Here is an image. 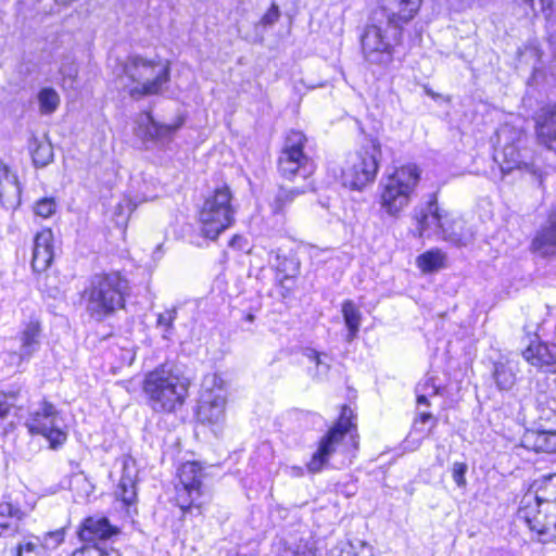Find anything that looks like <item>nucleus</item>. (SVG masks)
<instances>
[{"label":"nucleus","instance_id":"1","mask_svg":"<svg viewBox=\"0 0 556 556\" xmlns=\"http://www.w3.org/2000/svg\"><path fill=\"white\" fill-rule=\"evenodd\" d=\"M422 1L376 0L361 36L362 52L368 63L387 67L393 62L402 29L418 14Z\"/></svg>","mask_w":556,"mask_h":556},{"label":"nucleus","instance_id":"2","mask_svg":"<svg viewBox=\"0 0 556 556\" xmlns=\"http://www.w3.org/2000/svg\"><path fill=\"white\" fill-rule=\"evenodd\" d=\"M170 78V63L160 58L130 54L122 64L119 85L135 100L160 94Z\"/></svg>","mask_w":556,"mask_h":556},{"label":"nucleus","instance_id":"3","mask_svg":"<svg viewBox=\"0 0 556 556\" xmlns=\"http://www.w3.org/2000/svg\"><path fill=\"white\" fill-rule=\"evenodd\" d=\"M189 381L167 365L144 376L142 393L147 405L157 414H172L181 408L188 396Z\"/></svg>","mask_w":556,"mask_h":556},{"label":"nucleus","instance_id":"4","mask_svg":"<svg viewBox=\"0 0 556 556\" xmlns=\"http://www.w3.org/2000/svg\"><path fill=\"white\" fill-rule=\"evenodd\" d=\"M128 289V281L118 273L94 275L85 290L87 313L97 321L113 316L125 307Z\"/></svg>","mask_w":556,"mask_h":556},{"label":"nucleus","instance_id":"5","mask_svg":"<svg viewBox=\"0 0 556 556\" xmlns=\"http://www.w3.org/2000/svg\"><path fill=\"white\" fill-rule=\"evenodd\" d=\"M420 177L421 170L415 164L396 167L381 182V208L389 216H399L408 206Z\"/></svg>","mask_w":556,"mask_h":556},{"label":"nucleus","instance_id":"6","mask_svg":"<svg viewBox=\"0 0 556 556\" xmlns=\"http://www.w3.org/2000/svg\"><path fill=\"white\" fill-rule=\"evenodd\" d=\"M381 144L368 139L357 151L350 153L342 167V182L345 187L362 190L374 182L381 160Z\"/></svg>","mask_w":556,"mask_h":556},{"label":"nucleus","instance_id":"7","mask_svg":"<svg viewBox=\"0 0 556 556\" xmlns=\"http://www.w3.org/2000/svg\"><path fill=\"white\" fill-rule=\"evenodd\" d=\"M231 200V190L226 185L216 188L205 198L199 211V222L204 237L215 240L233 224L235 208Z\"/></svg>","mask_w":556,"mask_h":556},{"label":"nucleus","instance_id":"8","mask_svg":"<svg viewBox=\"0 0 556 556\" xmlns=\"http://www.w3.org/2000/svg\"><path fill=\"white\" fill-rule=\"evenodd\" d=\"M119 529L110 523L103 516L85 518L80 523L77 535L83 543L70 556H121L114 548H108L106 541L119 534Z\"/></svg>","mask_w":556,"mask_h":556},{"label":"nucleus","instance_id":"9","mask_svg":"<svg viewBox=\"0 0 556 556\" xmlns=\"http://www.w3.org/2000/svg\"><path fill=\"white\" fill-rule=\"evenodd\" d=\"M544 513L551 522L556 525V475L535 481L522 496L517 511V518H532L535 528L543 526L538 520V515Z\"/></svg>","mask_w":556,"mask_h":556},{"label":"nucleus","instance_id":"10","mask_svg":"<svg viewBox=\"0 0 556 556\" xmlns=\"http://www.w3.org/2000/svg\"><path fill=\"white\" fill-rule=\"evenodd\" d=\"M305 142L303 132L292 130L288 134L278 157V172L282 178L293 180L300 176L307 179L314 173V162L303 151Z\"/></svg>","mask_w":556,"mask_h":556},{"label":"nucleus","instance_id":"11","mask_svg":"<svg viewBox=\"0 0 556 556\" xmlns=\"http://www.w3.org/2000/svg\"><path fill=\"white\" fill-rule=\"evenodd\" d=\"M354 414L349 406H343L338 421L321 438L317 451L307 463V470L312 473L319 472L328 463L329 457L336 452L337 446L344 435L355 427Z\"/></svg>","mask_w":556,"mask_h":556},{"label":"nucleus","instance_id":"12","mask_svg":"<svg viewBox=\"0 0 556 556\" xmlns=\"http://www.w3.org/2000/svg\"><path fill=\"white\" fill-rule=\"evenodd\" d=\"M498 141L513 139L511 143H507L503 147L501 153L496 156L501 157L500 166L503 174H508L514 169H525L529 173L539 184L543 185V170L534 163H528L522 160L519 143L522 138V134L511 127L504 126L497 131Z\"/></svg>","mask_w":556,"mask_h":556},{"label":"nucleus","instance_id":"13","mask_svg":"<svg viewBox=\"0 0 556 556\" xmlns=\"http://www.w3.org/2000/svg\"><path fill=\"white\" fill-rule=\"evenodd\" d=\"M26 427L31 434H40L48 439L52 447L66 440V432L62 429L63 420L55 406L47 401L30 413Z\"/></svg>","mask_w":556,"mask_h":556},{"label":"nucleus","instance_id":"14","mask_svg":"<svg viewBox=\"0 0 556 556\" xmlns=\"http://www.w3.org/2000/svg\"><path fill=\"white\" fill-rule=\"evenodd\" d=\"M202 468L199 463L188 462L178 470L179 484L177 488V503L182 511L192 507L200 509L204 504L201 498L202 491Z\"/></svg>","mask_w":556,"mask_h":556},{"label":"nucleus","instance_id":"15","mask_svg":"<svg viewBox=\"0 0 556 556\" xmlns=\"http://www.w3.org/2000/svg\"><path fill=\"white\" fill-rule=\"evenodd\" d=\"M539 325H526L523 330L528 338V346L522 351V357L533 367L538 369L555 374L556 372V355L549 348L539 340Z\"/></svg>","mask_w":556,"mask_h":556},{"label":"nucleus","instance_id":"16","mask_svg":"<svg viewBox=\"0 0 556 556\" xmlns=\"http://www.w3.org/2000/svg\"><path fill=\"white\" fill-rule=\"evenodd\" d=\"M414 218L417 222L419 237L428 230H434L435 233L440 231L446 220V214L440 211L435 193L429 194L425 203L414 208Z\"/></svg>","mask_w":556,"mask_h":556},{"label":"nucleus","instance_id":"17","mask_svg":"<svg viewBox=\"0 0 556 556\" xmlns=\"http://www.w3.org/2000/svg\"><path fill=\"white\" fill-rule=\"evenodd\" d=\"M534 122L538 143L556 153V103L541 108Z\"/></svg>","mask_w":556,"mask_h":556},{"label":"nucleus","instance_id":"18","mask_svg":"<svg viewBox=\"0 0 556 556\" xmlns=\"http://www.w3.org/2000/svg\"><path fill=\"white\" fill-rule=\"evenodd\" d=\"M225 395L219 388L216 392L205 390L198 409V419L202 424L218 426L225 416Z\"/></svg>","mask_w":556,"mask_h":556},{"label":"nucleus","instance_id":"19","mask_svg":"<svg viewBox=\"0 0 556 556\" xmlns=\"http://www.w3.org/2000/svg\"><path fill=\"white\" fill-rule=\"evenodd\" d=\"M137 124L138 136H141L146 141L160 144L169 142L175 131L180 127V123L175 125L161 124L148 112L140 114Z\"/></svg>","mask_w":556,"mask_h":556},{"label":"nucleus","instance_id":"20","mask_svg":"<svg viewBox=\"0 0 556 556\" xmlns=\"http://www.w3.org/2000/svg\"><path fill=\"white\" fill-rule=\"evenodd\" d=\"M54 256L53 233L51 229L39 231L34 239L31 267L35 271H45Z\"/></svg>","mask_w":556,"mask_h":556},{"label":"nucleus","instance_id":"21","mask_svg":"<svg viewBox=\"0 0 556 556\" xmlns=\"http://www.w3.org/2000/svg\"><path fill=\"white\" fill-rule=\"evenodd\" d=\"M40 324L38 320H30L20 334V352L13 354V358H17V365L23 361H28L40 345Z\"/></svg>","mask_w":556,"mask_h":556},{"label":"nucleus","instance_id":"22","mask_svg":"<svg viewBox=\"0 0 556 556\" xmlns=\"http://www.w3.org/2000/svg\"><path fill=\"white\" fill-rule=\"evenodd\" d=\"M532 248L542 256L556 255V211L549 215L547 224L535 235Z\"/></svg>","mask_w":556,"mask_h":556},{"label":"nucleus","instance_id":"23","mask_svg":"<svg viewBox=\"0 0 556 556\" xmlns=\"http://www.w3.org/2000/svg\"><path fill=\"white\" fill-rule=\"evenodd\" d=\"M136 472L134 460L125 459L116 494L126 505L132 504L137 498Z\"/></svg>","mask_w":556,"mask_h":556},{"label":"nucleus","instance_id":"24","mask_svg":"<svg viewBox=\"0 0 556 556\" xmlns=\"http://www.w3.org/2000/svg\"><path fill=\"white\" fill-rule=\"evenodd\" d=\"M523 445L538 453H556V431H527Z\"/></svg>","mask_w":556,"mask_h":556},{"label":"nucleus","instance_id":"25","mask_svg":"<svg viewBox=\"0 0 556 556\" xmlns=\"http://www.w3.org/2000/svg\"><path fill=\"white\" fill-rule=\"evenodd\" d=\"M314 187L311 181H307L301 188H279L277 193L275 194L273 201L270 202V207L274 214H285L286 208L293 203L296 197L304 194L308 191H313Z\"/></svg>","mask_w":556,"mask_h":556},{"label":"nucleus","instance_id":"26","mask_svg":"<svg viewBox=\"0 0 556 556\" xmlns=\"http://www.w3.org/2000/svg\"><path fill=\"white\" fill-rule=\"evenodd\" d=\"M518 372L517 363L506 359L494 364L493 378L500 390L508 391L516 383Z\"/></svg>","mask_w":556,"mask_h":556},{"label":"nucleus","instance_id":"27","mask_svg":"<svg viewBox=\"0 0 556 556\" xmlns=\"http://www.w3.org/2000/svg\"><path fill=\"white\" fill-rule=\"evenodd\" d=\"M29 151L36 167H46L53 161V147L46 135L41 138L33 136L29 139Z\"/></svg>","mask_w":556,"mask_h":556},{"label":"nucleus","instance_id":"28","mask_svg":"<svg viewBox=\"0 0 556 556\" xmlns=\"http://www.w3.org/2000/svg\"><path fill=\"white\" fill-rule=\"evenodd\" d=\"M416 264L422 273L438 271L446 266V255L440 249H432L420 254Z\"/></svg>","mask_w":556,"mask_h":556},{"label":"nucleus","instance_id":"29","mask_svg":"<svg viewBox=\"0 0 556 556\" xmlns=\"http://www.w3.org/2000/svg\"><path fill=\"white\" fill-rule=\"evenodd\" d=\"M342 314L349 329L348 341H352L359 330L362 313L353 301L346 300L342 304Z\"/></svg>","mask_w":556,"mask_h":556},{"label":"nucleus","instance_id":"30","mask_svg":"<svg viewBox=\"0 0 556 556\" xmlns=\"http://www.w3.org/2000/svg\"><path fill=\"white\" fill-rule=\"evenodd\" d=\"M519 520H522L531 531L536 532L539 535V540L541 542H551L556 540V525L551 522V518H548L544 513H540L538 515V520L543 526L542 529L535 528V521H532V518H518Z\"/></svg>","mask_w":556,"mask_h":556},{"label":"nucleus","instance_id":"31","mask_svg":"<svg viewBox=\"0 0 556 556\" xmlns=\"http://www.w3.org/2000/svg\"><path fill=\"white\" fill-rule=\"evenodd\" d=\"M18 193L16 176L10 173L7 165L0 164V200L4 201L9 197H17Z\"/></svg>","mask_w":556,"mask_h":556},{"label":"nucleus","instance_id":"32","mask_svg":"<svg viewBox=\"0 0 556 556\" xmlns=\"http://www.w3.org/2000/svg\"><path fill=\"white\" fill-rule=\"evenodd\" d=\"M14 407V396L0 393V435H5L13 429L14 421L11 410Z\"/></svg>","mask_w":556,"mask_h":556},{"label":"nucleus","instance_id":"33","mask_svg":"<svg viewBox=\"0 0 556 556\" xmlns=\"http://www.w3.org/2000/svg\"><path fill=\"white\" fill-rule=\"evenodd\" d=\"M39 111L43 115H50L60 105V96L51 87L42 88L38 93Z\"/></svg>","mask_w":556,"mask_h":556},{"label":"nucleus","instance_id":"34","mask_svg":"<svg viewBox=\"0 0 556 556\" xmlns=\"http://www.w3.org/2000/svg\"><path fill=\"white\" fill-rule=\"evenodd\" d=\"M542 50L536 39L529 40L522 48L518 49V58L520 62L531 64L533 70L541 62Z\"/></svg>","mask_w":556,"mask_h":556},{"label":"nucleus","instance_id":"35","mask_svg":"<svg viewBox=\"0 0 556 556\" xmlns=\"http://www.w3.org/2000/svg\"><path fill=\"white\" fill-rule=\"evenodd\" d=\"M59 72L63 79V86L66 88H74L78 75V66L75 61L70 56H66L63 59Z\"/></svg>","mask_w":556,"mask_h":556},{"label":"nucleus","instance_id":"36","mask_svg":"<svg viewBox=\"0 0 556 556\" xmlns=\"http://www.w3.org/2000/svg\"><path fill=\"white\" fill-rule=\"evenodd\" d=\"M457 226H458L457 223L450 225L446 219L444 223V226H442V228L440 229L438 235H440L443 240L452 243L453 245H456V247L466 245L467 240L463 236V233L456 229Z\"/></svg>","mask_w":556,"mask_h":556},{"label":"nucleus","instance_id":"37","mask_svg":"<svg viewBox=\"0 0 556 556\" xmlns=\"http://www.w3.org/2000/svg\"><path fill=\"white\" fill-rule=\"evenodd\" d=\"M177 318V309L175 307L170 309H166L165 312L159 314L157 316V327L163 329L162 337L164 339H169L173 334V324Z\"/></svg>","mask_w":556,"mask_h":556},{"label":"nucleus","instance_id":"38","mask_svg":"<svg viewBox=\"0 0 556 556\" xmlns=\"http://www.w3.org/2000/svg\"><path fill=\"white\" fill-rule=\"evenodd\" d=\"M16 556H47L38 539L25 540L16 546Z\"/></svg>","mask_w":556,"mask_h":556},{"label":"nucleus","instance_id":"39","mask_svg":"<svg viewBox=\"0 0 556 556\" xmlns=\"http://www.w3.org/2000/svg\"><path fill=\"white\" fill-rule=\"evenodd\" d=\"M65 538V529L61 528L55 531L48 532L45 536L42 542H40V545L43 547V551L47 552V549H55Z\"/></svg>","mask_w":556,"mask_h":556},{"label":"nucleus","instance_id":"40","mask_svg":"<svg viewBox=\"0 0 556 556\" xmlns=\"http://www.w3.org/2000/svg\"><path fill=\"white\" fill-rule=\"evenodd\" d=\"M516 4L523 8L526 15H536L535 0H514ZM540 10L545 12L546 10H551L553 5V0H539Z\"/></svg>","mask_w":556,"mask_h":556},{"label":"nucleus","instance_id":"41","mask_svg":"<svg viewBox=\"0 0 556 556\" xmlns=\"http://www.w3.org/2000/svg\"><path fill=\"white\" fill-rule=\"evenodd\" d=\"M55 207L56 205L53 199L45 198L35 204L34 212L38 216L48 218L55 212Z\"/></svg>","mask_w":556,"mask_h":556},{"label":"nucleus","instance_id":"42","mask_svg":"<svg viewBox=\"0 0 556 556\" xmlns=\"http://www.w3.org/2000/svg\"><path fill=\"white\" fill-rule=\"evenodd\" d=\"M467 464L466 463H454L452 467V478L454 482L459 488H464L467 484L465 475L467 472Z\"/></svg>","mask_w":556,"mask_h":556},{"label":"nucleus","instance_id":"43","mask_svg":"<svg viewBox=\"0 0 556 556\" xmlns=\"http://www.w3.org/2000/svg\"><path fill=\"white\" fill-rule=\"evenodd\" d=\"M280 17V10L276 3H271L267 12L262 16L260 23L265 26H273Z\"/></svg>","mask_w":556,"mask_h":556},{"label":"nucleus","instance_id":"44","mask_svg":"<svg viewBox=\"0 0 556 556\" xmlns=\"http://www.w3.org/2000/svg\"><path fill=\"white\" fill-rule=\"evenodd\" d=\"M438 390L439 388L435 386L432 377L425 379V381L418 383L416 387V392L425 393L429 397L437 395Z\"/></svg>","mask_w":556,"mask_h":556},{"label":"nucleus","instance_id":"45","mask_svg":"<svg viewBox=\"0 0 556 556\" xmlns=\"http://www.w3.org/2000/svg\"><path fill=\"white\" fill-rule=\"evenodd\" d=\"M341 556H372V551L368 544L362 542L358 547L351 545Z\"/></svg>","mask_w":556,"mask_h":556},{"label":"nucleus","instance_id":"46","mask_svg":"<svg viewBox=\"0 0 556 556\" xmlns=\"http://www.w3.org/2000/svg\"><path fill=\"white\" fill-rule=\"evenodd\" d=\"M306 357L311 361H314L317 367H321L323 371H327L330 365L326 362L328 356L326 354H320L315 350H307L305 353Z\"/></svg>","mask_w":556,"mask_h":556},{"label":"nucleus","instance_id":"47","mask_svg":"<svg viewBox=\"0 0 556 556\" xmlns=\"http://www.w3.org/2000/svg\"><path fill=\"white\" fill-rule=\"evenodd\" d=\"M546 34L551 46L556 47V17H546Z\"/></svg>","mask_w":556,"mask_h":556},{"label":"nucleus","instance_id":"48","mask_svg":"<svg viewBox=\"0 0 556 556\" xmlns=\"http://www.w3.org/2000/svg\"><path fill=\"white\" fill-rule=\"evenodd\" d=\"M287 556H315V553L305 544L299 545L296 549L288 552Z\"/></svg>","mask_w":556,"mask_h":556},{"label":"nucleus","instance_id":"49","mask_svg":"<svg viewBox=\"0 0 556 556\" xmlns=\"http://www.w3.org/2000/svg\"><path fill=\"white\" fill-rule=\"evenodd\" d=\"M536 402H538V405L539 406H544L546 405L547 408L551 410V412H556V401L555 400H549L546 395L544 394H540L538 397H536Z\"/></svg>","mask_w":556,"mask_h":556},{"label":"nucleus","instance_id":"50","mask_svg":"<svg viewBox=\"0 0 556 556\" xmlns=\"http://www.w3.org/2000/svg\"><path fill=\"white\" fill-rule=\"evenodd\" d=\"M12 516L13 515V507L9 503L0 504V516Z\"/></svg>","mask_w":556,"mask_h":556},{"label":"nucleus","instance_id":"51","mask_svg":"<svg viewBox=\"0 0 556 556\" xmlns=\"http://www.w3.org/2000/svg\"><path fill=\"white\" fill-rule=\"evenodd\" d=\"M417 393V403L418 404H424V405H429V396H427V394L425 393H420V392H416Z\"/></svg>","mask_w":556,"mask_h":556},{"label":"nucleus","instance_id":"52","mask_svg":"<svg viewBox=\"0 0 556 556\" xmlns=\"http://www.w3.org/2000/svg\"><path fill=\"white\" fill-rule=\"evenodd\" d=\"M430 419H432V415L430 413H420L419 418L416 421H420L421 424H426Z\"/></svg>","mask_w":556,"mask_h":556},{"label":"nucleus","instance_id":"53","mask_svg":"<svg viewBox=\"0 0 556 556\" xmlns=\"http://www.w3.org/2000/svg\"><path fill=\"white\" fill-rule=\"evenodd\" d=\"M124 206H126L128 210H130V202L129 201H125V203H118L115 207V214H122V211L124 208Z\"/></svg>","mask_w":556,"mask_h":556},{"label":"nucleus","instance_id":"54","mask_svg":"<svg viewBox=\"0 0 556 556\" xmlns=\"http://www.w3.org/2000/svg\"><path fill=\"white\" fill-rule=\"evenodd\" d=\"M293 475L301 477L303 476V468L301 467H292Z\"/></svg>","mask_w":556,"mask_h":556},{"label":"nucleus","instance_id":"55","mask_svg":"<svg viewBox=\"0 0 556 556\" xmlns=\"http://www.w3.org/2000/svg\"><path fill=\"white\" fill-rule=\"evenodd\" d=\"M425 91L428 96L432 97V98H435L437 94L428 87H425Z\"/></svg>","mask_w":556,"mask_h":556},{"label":"nucleus","instance_id":"56","mask_svg":"<svg viewBox=\"0 0 556 556\" xmlns=\"http://www.w3.org/2000/svg\"><path fill=\"white\" fill-rule=\"evenodd\" d=\"M215 380H216V376L214 375L211 378H206L205 383H207V382L215 383Z\"/></svg>","mask_w":556,"mask_h":556},{"label":"nucleus","instance_id":"57","mask_svg":"<svg viewBox=\"0 0 556 556\" xmlns=\"http://www.w3.org/2000/svg\"><path fill=\"white\" fill-rule=\"evenodd\" d=\"M253 319H254V316H253L252 314H249V315L247 316V320H249V321H253Z\"/></svg>","mask_w":556,"mask_h":556}]
</instances>
